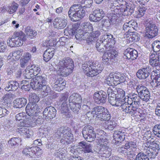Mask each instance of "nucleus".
Instances as JSON below:
<instances>
[{
  "label": "nucleus",
  "instance_id": "72a5a7b5",
  "mask_svg": "<svg viewBox=\"0 0 160 160\" xmlns=\"http://www.w3.org/2000/svg\"><path fill=\"white\" fill-rule=\"evenodd\" d=\"M12 94L11 93L7 94L4 95L1 99V104L3 105H6L10 103L12 98Z\"/></svg>",
  "mask_w": 160,
  "mask_h": 160
},
{
  "label": "nucleus",
  "instance_id": "7ed1b4c3",
  "mask_svg": "<svg viewBox=\"0 0 160 160\" xmlns=\"http://www.w3.org/2000/svg\"><path fill=\"white\" fill-rule=\"evenodd\" d=\"M82 68L87 76L92 77L101 73L103 67L98 62L90 60L82 64Z\"/></svg>",
  "mask_w": 160,
  "mask_h": 160
},
{
  "label": "nucleus",
  "instance_id": "e2e57ef3",
  "mask_svg": "<svg viewBox=\"0 0 160 160\" xmlns=\"http://www.w3.org/2000/svg\"><path fill=\"white\" fill-rule=\"evenodd\" d=\"M93 1L92 0H85L84 1V3L85 5L82 8H84L86 9L89 8L90 10H92L93 8H92Z\"/></svg>",
  "mask_w": 160,
  "mask_h": 160
},
{
  "label": "nucleus",
  "instance_id": "a878e982",
  "mask_svg": "<svg viewBox=\"0 0 160 160\" xmlns=\"http://www.w3.org/2000/svg\"><path fill=\"white\" fill-rule=\"evenodd\" d=\"M106 109L102 106H97L92 109L91 113L98 119Z\"/></svg>",
  "mask_w": 160,
  "mask_h": 160
},
{
  "label": "nucleus",
  "instance_id": "c85d7f7f",
  "mask_svg": "<svg viewBox=\"0 0 160 160\" xmlns=\"http://www.w3.org/2000/svg\"><path fill=\"white\" fill-rule=\"evenodd\" d=\"M27 102V99L24 98H17L13 102V107L16 108H21L24 106Z\"/></svg>",
  "mask_w": 160,
  "mask_h": 160
},
{
  "label": "nucleus",
  "instance_id": "052dcab7",
  "mask_svg": "<svg viewBox=\"0 0 160 160\" xmlns=\"http://www.w3.org/2000/svg\"><path fill=\"white\" fill-rule=\"evenodd\" d=\"M31 70H32V72H33V74L34 76H36L35 77L38 76V74L41 71V68L39 66L36 65L35 64L32 65L31 67ZM39 75H38L39 76Z\"/></svg>",
  "mask_w": 160,
  "mask_h": 160
},
{
  "label": "nucleus",
  "instance_id": "4d7b16f0",
  "mask_svg": "<svg viewBox=\"0 0 160 160\" xmlns=\"http://www.w3.org/2000/svg\"><path fill=\"white\" fill-rule=\"evenodd\" d=\"M122 32L123 31V32H126V35H129L130 34V32H132V28L130 27L128 22H126L123 25L122 27Z\"/></svg>",
  "mask_w": 160,
  "mask_h": 160
},
{
  "label": "nucleus",
  "instance_id": "8fccbe9b",
  "mask_svg": "<svg viewBox=\"0 0 160 160\" xmlns=\"http://www.w3.org/2000/svg\"><path fill=\"white\" fill-rule=\"evenodd\" d=\"M130 35L129 40L132 42H136L140 39V35L137 32L132 31V32H130Z\"/></svg>",
  "mask_w": 160,
  "mask_h": 160
},
{
  "label": "nucleus",
  "instance_id": "f3484780",
  "mask_svg": "<svg viewBox=\"0 0 160 160\" xmlns=\"http://www.w3.org/2000/svg\"><path fill=\"white\" fill-rule=\"evenodd\" d=\"M151 71V68L147 66L139 69L136 73V75L140 79H147L150 74Z\"/></svg>",
  "mask_w": 160,
  "mask_h": 160
},
{
  "label": "nucleus",
  "instance_id": "5701e85b",
  "mask_svg": "<svg viewBox=\"0 0 160 160\" xmlns=\"http://www.w3.org/2000/svg\"><path fill=\"white\" fill-rule=\"evenodd\" d=\"M124 54L127 58L134 60L138 56V52L135 50L131 48H128L124 52Z\"/></svg>",
  "mask_w": 160,
  "mask_h": 160
},
{
  "label": "nucleus",
  "instance_id": "37998d69",
  "mask_svg": "<svg viewBox=\"0 0 160 160\" xmlns=\"http://www.w3.org/2000/svg\"><path fill=\"white\" fill-rule=\"evenodd\" d=\"M68 93H61L58 101L59 105L68 103Z\"/></svg>",
  "mask_w": 160,
  "mask_h": 160
},
{
  "label": "nucleus",
  "instance_id": "b1692460",
  "mask_svg": "<svg viewBox=\"0 0 160 160\" xmlns=\"http://www.w3.org/2000/svg\"><path fill=\"white\" fill-rule=\"evenodd\" d=\"M20 87L21 85H19L17 82L15 81H10L7 82L4 89L6 91H8L11 90L14 91Z\"/></svg>",
  "mask_w": 160,
  "mask_h": 160
},
{
  "label": "nucleus",
  "instance_id": "0e129e2a",
  "mask_svg": "<svg viewBox=\"0 0 160 160\" xmlns=\"http://www.w3.org/2000/svg\"><path fill=\"white\" fill-rule=\"evenodd\" d=\"M116 92L117 89L114 88L113 87L112 89L111 88H108L107 90V93L108 97L116 96Z\"/></svg>",
  "mask_w": 160,
  "mask_h": 160
},
{
  "label": "nucleus",
  "instance_id": "423d86ee",
  "mask_svg": "<svg viewBox=\"0 0 160 160\" xmlns=\"http://www.w3.org/2000/svg\"><path fill=\"white\" fill-rule=\"evenodd\" d=\"M58 66V73L61 75L66 77L72 72L74 65L72 59L68 58L60 61Z\"/></svg>",
  "mask_w": 160,
  "mask_h": 160
},
{
  "label": "nucleus",
  "instance_id": "bb28decb",
  "mask_svg": "<svg viewBox=\"0 0 160 160\" xmlns=\"http://www.w3.org/2000/svg\"><path fill=\"white\" fill-rule=\"evenodd\" d=\"M54 52V48H50L47 49L43 54L44 60L46 62H48L52 58Z\"/></svg>",
  "mask_w": 160,
  "mask_h": 160
},
{
  "label": "nucleus",
  "instance_id": "de8ad7c7",
  "mask_svg": "<svg viewBox=\"0 0 160 160\" xmlns=\"http://www.w3.org/2000/svg\"><path fill=\"white\" fill-rule=\"evenodd\" d=\"M29 103H36V102L39 100V98L35 93H31L29 94Z\"/></svg>",
  "mask_w": 160,
  "mask_h": 160
},
{
  "label": "nucleus",
  "instance_id": "a19ab883",
  "mask_svg": "<svg viewBox=\"0 0 160 160\" xmlns=\"http://www.w3.org/2000/svg\"><path fill=\"white\" fill-rule=\"evenodd\" d=\"M18 7V5L17 3H13L6 8V10L9 14H12L15 12Z\"/></svg>",
  "mask_w": 160,
  "mask_h": 160
},
{
  "label": "nucleus",
  "instance_id": "bf43d9fd",
  "mask_svg": "<svg viewBox=\"0 0 160 160\" xmlns=\"http://www.w3.org/2000/svg\"><path fill=\"white\" fill-rule=\"evenodd\" d=\"M152 132L155 136L160 138V124L154 126L152 128Z\"/></svg>",
  "mask_w": 160,
  "mask_h": 160
},
{
  "label": "nucleus",
  "instance_id": "f704fd0d",
  "mask_svg": "<svg viewBox=\"0 0 160 160\" xmlns=\"http://www.w3.org/2000/svg\"><path fill=\"white\" fill-rule=\"evenodd\" d=\"M35 77L32 79L30 84H29L28 81H27V80H22L20 85H21V87L22 89H24L26 91H29L31 87L33 89V88H32V87L31 84L32 82L35 81Z\"/></svg>",
  "mask_w": 160,
  "mask_h": 160
},
{
  "label": "nucleus",
  "instance_id": "e433bc0d",
  "mask_svg": "<svg viewBox=\"0 0 160 160\" xmlns=\"http://www.w3.org/2000/svg\"><path fill=\"white\" fill-rule=\"evenodd\" d=\"M82 27L84 31L85 32L84 35L86 36L88 34L91 33L92 30V24L89 22H86L82 24Z\"/></svg>",
  "mask_w": 160,
  "mask_h": 160
},
{
  "label": "nucleus",
  "instance_id": "473e14b6",
  "mask_svg": "<svg viewBox=\"0 0 160 160\" xmlns=\"http://www.w3.org/2000/svg\"><path fill=\"white\" fill-rule=\"evenodd\" d=\"M22 50L20 49L11 52L8 57V58L10 59L12 58L14 61L18 60L22 54Z\"/></svg>",
  "mask_w": 160,
  "mask_h": 160
},
{
  "label": "nucleus",
  "instance_id": "6e6552de",
  "mask_svg": "<svg viewBox=\"0 0 160 160\" xmlns=\"http://www.w3.org/2000/svg\"><path fill=\"white\" fill-rule=\"evenodd\" d=\"M57 134L60 138V142L62 144H68L72 142L73 136L70 128L67 127H61L58 129Z\"/></svg>",
  "mask_w": 160,
  "mask_h": 160
},
{
  "label": "nucleus",
  "instance_id": "39448f33",
  "mask_svg": "<svg viewBox=\"0 0 160 160\" xmlns=\"http://www.w3.org/2000/svg\"><path fill=\"white\" fill-rule=\"evenodd\" d=\"M86 11L87 10L80 4H73L69 9L68 15L72 21L76 22L84 17Z\"/></svg>",
  "mask_w": 160,
  "mask_h": 160
},
{
  "label": "nucleus",
  "instance_id": "dca6fc26",
  "mask_svg": "<svg viewBox=\"0 0 160 160\" xmlns=\"http://www.w3.org/2000/svg\"><path fill=\"white\" fill-rule=\"evenodd\" d=\"M107 94L103 91H100L94 93L93 98L96 103L97 104H103L105 103L107 100Z\"/></svg>",
  "mask_w": 160,
  "mask_h": 160
},
{
  "label": "nucleus",
  "instance_id": "4468645a",
  "mask_svg": "<svg viewBox=\"0 0 160 160\" xmlns=\"http://www.w3.org/2000/svg\"><path fill=\"white\" fill-rule=\"evenodd\" d=\"M108 140L107 139L106 137L101 135L100 137H97L96 139V142L97 144L99 145L100 147L97 150V152H101L103 153L102 151L109 149H111L109 148Z\"/></svg>",
  "mask_w": 160,
  "mask_h": 160
},
{
  "label": "nucleus",
  "instance_id": "0eeeda50",
  "mask_svg": "<svg viewBox=\"0 0 160 160\" xmlns=\"http://www.w3.org/2000/svg\"><path fill=\"white\" fill-rule=\"evenodd\" d=\"M138 148L136 142L131 141L127 142L124 145L118 148V151L129 158H133L138 153Z\"/></svg>",
  "mask_w": 160,
  "mask_h": 160
},
{
  "label": "nucleus",
  "instance_id": "774afa93",
  "mask_svg": "<svg viewBox=\"0 0 160 160\" xmlns=\"http://www.w3.org/2000/svg\"><path fill=\"white\" fill-rule=\"evenodd\" d=\"M67 40L68 39L65 37H61L57 42V44L60 46H63L65 45Z\"/></svg>",
  "mask_w": 160,
  "mask_h": 160
},
{
  "label": "nucleus",
  "instance_id": "4be33fe9",
  "mask_svg": "<svg viewBox=\"0 0 160 160\" xmlns=\"http://www.w3.org/2000/svg\"><path fill=\"white\" fill-rule=\"evenodd\" d=\"M16 120L19 121L22 120L20 122V125L21 126H28V121H29V119L27 117L26 113L24 112H22L17 114L15 117Z\"/></svg>",
  "mask_w": 160,
  "mask_h": 160
},
{
  "label": "nucleus",
  "instance_id": "9b49d317",
  "mask_svg": "<svg viewBox=\"0 0 160 160\" xmlns=\"http://www.w3.org/2000/svg\"><path fill=\"white\" fill-rule=\"evenodd\" d=\"M83 136L88 142H91L94 141L96 138V133L93 128L87 125L85 126L82 131Z\"/></svg>",
  "mask_w": 160,
  "mask_h": 160
},
{
  "label": "nucleus",
  "instance_id": "f8f14e48",
  "mask_svg": "<svg viewBox=\"0 0 160 160\" xmlns=\"http://www.w3.org/2000/svg\"><path fill=\"white\" fill-rule=\"evenodd\" d=\"M146 35L149 38H152L157 36L158 33L157 26L152 22H148L146 24Z\"/></svg>",
  "mask_w": 160,
  "mask_h": 160
},
{
  "label": "nucleus",
  "instance_id": "a18cd8bd",
  "mask_svg": "<svg viewBox=\"0 0 160 160\" xmlns=\"http://www.w3.org/2000/svg\"><path fill=\"white\" fill-rule=\"evenodd\" d=\"M155 54H152L150 57L149 62L152 66H157L160 64Z\"/></svg>",
  "mask_w": 160,
  "mask_h": 160
},
{
  "label": "nucleus",
  "instance_id": "09e8293b",
  "mask_svg": "<svg viewBox=\"0 0 160 160\" xmlns=\"http://www.w3.org/2000/svg\"><path fill=\"white\" fill-rule=\"evenodd\" d=\"M108 21L111 24H116L117 23L118 17L115 13H113L109 14L108 15Z\"/></svg>",
  "mask_w": 160,
  "mask_h": 160
},
{
  "label": "nucleus",
  "instance_id": "ea45409f",
  "mask_svg": "<svg viewBox=\"0 0 160 160\" xmlns=\"http://www.w3.org/2000/svg\"><path fill=\"white\" fill-rule=\"evenodd\" d=\"M69 106L70 108L74 112L77 113L80 109L81 103H78V102H75V103H69Z\"/></svg>",
  "mask_w": 160,
  "mask_h": 160
},
{
  "label": "nucleus",
  "instance_id": "9d476101",
  "mask_svg": "<svg viewBox=\"0 0 160 160\" xmlns=\"http://www.w3.org/2000/svg\"><path fill=\"white\" fill-rule=\"evenodd\" d=\"M136 89L138 95L136 94L139 97V102L140 104L141 99L143 101L148 102L150 98V94L148 89L145 86L142 84L139 85L137 86Z\"/></svg>",
  "mask_w": 160,
  "mask_h": 160
},
{
  "label": "nucleus",
  "instance_id": "6ab92c4d",
  "mask_svg": "<svg viewBox=\"0 0 160 160\" xmlns=\"http://www.w3.org/2000/svg\"><path fill=\"white\" fill-rule=\"evenodd\" d=\"M40 148L38 147H32L31 148H24L22 151L23 154H25L27 157L31 158L32 157L34 154L37 155L38 152H39Z\"/></svg>",
  "mask_w": 160,
  "mask_h": 160
},
{
  "label": "nucleus",
  "instance_id": "680f3d73",
  "mask_svg": "<svg viewBox=\"0 0 160 160\" xmlns=\"http://www.w3.org/2000/svg\"><path fill=\"white\" fill-rule=\"evenodd\" d=\"M60 108L62 113H68L70 108L69 105H68V103L61 104L60 107Z\"/></svg>",
  "mask_w": 160,
  "mask_h": 160
},
{
  "label": "nucleus",
  "instance_id": "13d9d810",
  "mask_svg": "<svg viewBox=\"0 0 160 160\" xmlns=\"http://www.w3.org/2000/svg\"><path fill=\"white\" fill-rule=\"evenodd\" d=\"M135 160H149L148 156L142 152L138 153L136 156Z\"/></svg>",
  "mask_w": 160,
  "mask_h": 160
},
{
  "label": "nucleus",
  "instance_id": "6e6d98bb",
  "mask_svg": "<svg viewBox=\"0 0 160 160\" xmlns=\"http://www.w3.org/2000/svg\"><path fill=\"white\" fill-rule=\"evenodd\" d=\"M111 149H109L108 150H103L102 151L103 153L100 152H98L100 156L102 157V159H104L106 158L109 157L111 155Z\"/></svg>",
  "mask_w": 160,
  "mask_h": 160
},
{
  "label": "nucleus",
  "instance_id": "f257e3e1",
  "mask_svg": "<svg viewBox=\"0 0 160 160\" xmlns=\"http://www.w3.org/2000/svg\"><path fill=\"white\" fill-rule=\"evenodd\" d=\"M115 38L110 33L103 34L98 39L104 46L106 52L102 57V62L104 64L109 63V60L112 62L117 60V52L113 49V45L115 43Z\"/></svg>",
  "mask_w": 160,
  "mask_h": 160
},
{
  "label": "nucleus",
  "instance_id": "ddd939ff",
  "mask_svg": "<svg viewBox=\"0 0 160 160\" xmlns=\"http://www.w3.org/2000/svg\"><path fill=\"white\" fill-rule=\"evenodd\" d=\"M38 107L37 103H28L26 107L27 117L29 119L35 118L38 113Z\"/></svg>",
  "mask_w": 160,
  "mask_h": 160
},
{
  "label": "nucleus",
  "instance_id": "412c9836",
  "mask_svg": "<svg viewBox=\"0 0 160 160\" xmlns=\"http://www.w3.org/2000/svg\"><path fill=\"white\" fill-rule=\"evenodd\" d=\"M54 23H53L55 28L58 29H63L66 27L68 20L66 19L61 18H56L54 20Z\"/></svg>",
  "mask_w": 160,
  "mask_h": 160
},
{
  "label": "nucleus",
  "instance_id": "2f4dec72",
  "mask_svg": "<svg viewBox=\"0 0 160 160\" xmlns=\"http://www.w3.org/2000/svg\"><path fill=\"white\" fill-rule=\"evenodd\" d=\"M37 117L35 118L29 119V121H28V125L30 126L31 127H34L37 124H42L44 121V119L42 116H39V117L37 118Z\"/></svg>",
  "mask_w": 160,
  "mask_h": 160
},
{
  "label": "nucleus",
  "instance_id": "aec40b11",
  "mask_svg": "<svg viewBox=\"0 0 160 160\" xmlns=\"http://www.w3.org/2000/svg\"><path fill=\"white\" fill-rule=\"evenodd\" d=\"M113 137L116 141L115 143H118L121 142L125 138V130L122 128L118 130H115L113 134Z\"/></svg>",
  "mask_w": 160,
  "mask_h": 160
},
{
  "label": "nucleus",
  "instance_id": "4c0bfd02",
  "mask_svg": "<svg viewBox=\"0 0 160 160\" xmlns=\"http://www.w3.org/2000/svg\"><path fill=\"white\" fill-rule=\"evenodd\" d=\"M149 144V150H152V151H156L158 152L160 149L159 144L160 142L158 141H150L148 142Z\"/></svg>",
  "mask_w": 160,
  "mask_h": 160
},
{
  "label": "nucleus",
  "instance_id": "c9c22d12",
  "mask_svg": "<svg viewBox=\"0 0 160 160\" xmlns=\"http://www.w3.org/2000/svg\"><path fill=\"white\" fill-rule=\"evenodd\" d=\"M117 1H115L113 4V6L114 7V8H115L116 9H118L119 11V12H124L126 11H129L130 9L129 8L122 4H119L118 2V4H117Z\"/></svg>",
  "mask_w": 160,
  "mask_h": 160
},
{
  "label": "nucleus",
  "instance_id": "79ce46f5",
  "mask_svg": "<svg viewBox=\"0 0 160 160\" xmlns=\"http://www.w3.org/2000/svg\"><path fill=\"white\" fill-rule=\"evenodd\" d=\"M25 32L26 35L30 38V39L32 38L37 34V31L35 30H33L29 26L27 27L26 28Z\"/></svg>",
  "mask_w": 160,
  "mask_h": 160
},
{
  "label": "nucleus",
  "instance_id": "69168bd1",
  "mask_svg": "<svg viewBox=\"0 0 160 160\" xmlns=\"http://www.w3.org/2000/svg\"><path fill=\"white\" fill-rule=\"evenodd\" d=\"M116 96L118 98L124 99L125 96V92L121 88H118L117 89Z\"/></svg>",
  "mask_w": 160,
  "mask_h": 160
},
{
  "label": "nucleus",
  "instance_id": "338daca9",
  "mask_svg": "<svg viewBox=\"0 0 160 160\" xmlns=\"http://www.w3.org/2000/svg\"><path fill=\"white\" fill-rule=\"evenodd\" d=\"M113 74H110L106 79V82L109 86H114Z\"/></svg>",
  "mask_w": 160,
  "mask_h": 160
},
{
  "label": "nucleus",
  "instance_id": "58836bf2",
  "mask_svg": "<svg viewBox=\"0 0 160 160\" xmlns=\"http://www.w3.org/2000/svg\"><path fill=\"white\" fill-rule=\"evenodd\" d=\"M100 116L101 117H99L98 119L101 121H107L108 122L109 121V120L111 118L110 112L107 109H106Z\"/></svg>",
  "mask_w": 160,
  "mask_h": 160
},
{
  "label": "nucleus",
  "instance_id": "7c9ffc66",
  "mask_svg": "<svg viewBox=\"0 0 160 160\" xmlns=\"http://www.w3.org/2000/svg\"><path fill=\"white\" fill-rule=\"evenodd\" d=\"M66 151L64 148H59L56 150L54 155L61 159L66 160L68 157L67 156Z\"/></svg>",
  "mask_w": 160,
  "mask_h": 160
},
{
  "label": "nucleus",
  "instance_id": "f03ea898",
  "mask_svg": "<svg viewBox=\"0 0 160 160\" xmlns=\"http://www.w3.org/2000/svg\"><path fill=\"white\" fill-rule=\"evenodd\" d=\"M139 97L134 93H131L128 96V98L124 99L117 98L115 106H120L122 111L126 113L129 114L131 116L138 111L139 108Z\"/></svg>",
  "mask_w": 160,
  "mask_h": 160
},
{
  "label": "nucleus",
  "instance_id": "2eb2a0df",
  "mask_svg": "<svg viewBox=\"0 0 160 160\" xmlns=\"http://www.w3.org/2000/svg\"><path fill=\"white\" fill-rule=\"evenodd\" d=\"M57 111L55 108L52 106L47 107L43 112V116L47 121H51L55 117Z\"/></svg>",
  "mask_w": 160,
  "mask_h": 160
},
{
  "label": "nucleus",
  "instance_id": "864d4df0",
  "mask_svg": "<svg viewBox=\"0 0 160 160\" xmlns=\"http://www.w3.org/2000/svg\"><path fill=\"white\" fill-rule=\"evenodd\" d=\"M153 51L155 52L160 51V41L155 40L152 44Z\"/></svg>",
  "mask_w": 160,
  "mask_h": 160
},
{
  "label": "nucleus",
  "instance_id": "393cba45",
  "mask_svg": "<svg viewBox=\"0 0 160 160\" xmlns=\"http://www.w3.org/2000/svg\"><path fill=\"white\" fill-rule=\"evenodd\" d=\"M31 127L29 125L21 126L18 128V132L21 135H25V136L29 138L32 135V132L30 130L28 127Z\"/></svg>",
  "mask_w": 160,
  "mask_h": 160
},
{
  "label": "nucleus",
  "instance_id": "3c124183",
  "mask_svg": "<svg viewBox=\"0 0 160 160\" xmlns=\"http://www.w3.org/2000/svg\"><path fill=\"white\" fill-rule=\"evenodd\" d=\"M103 126L105 128H108V129L112 130L116 126V124L115 122H112L109 121L108 122H105Z\"/></svg>",
  "mask_w": 160,
  "mask_h": 160
},
{
  "label": "nucleus",
  "instance_id": "5fc2aeb1",
  "mask_svg": "<svg viewBox=\"0 0 160 160\" xmlns=\"http://www.w3.org/2000/svg\"><path fill=\"white\" fill-rule=\"evenodd\" d=\"M32 71L30 69H29L27 68L23 72V75L25 78L28 79H30L33 77L34 75Z\"/></svg>",
  "mask_w": 160,
  "mask_h": 160
},
{
  "label": "nucleus",
  "instance_id": "49530a36",
  "mask_svg": "<svg viewBox=\"0 0 160 160\" xmlns=\"http://www.w3.org/2000/svg\"><path fill=\"white\" fill-rule=\"evenodd\" d=\"M153 80L151 81L149 80L148 82L150 83L151 85L154 87H157L160 85V73L159 74V76L157 77H155L153 78Z\"/></svg>",
  "mask_w": 160,
  "mask_h": 160
},
{
  "label": "nucleus",
  "instance_id": "c756f323",
  "mask_svg": "<svg viewBox=\"0 0 160 160\" xmlns=\"http://www.w3.org/2000/svg\"><path fill=\"white\" fill-rule=\"evenodd\" d=\"M68 101L69 103L78 102V103H81L82 99L81 96L78 93H74L70 96Z\"/></svg>",
  "mask_w": 160,
  "mask_h": 160
},
{
  "label": "nucleus",
  "instance_id": "c03bdc74",
  "mask_svg": "<svg viewBox=\"0 0 160 160\" xmlns=\"http://www.w3.org/2000/svg\"><path fill=\"white\" fill-rule=\"evenodd\" d=\"M20 141L19 138H12L8 141V145L10 147L15 148L18 145V144Z\"/></svg>",
  "mask_w": 160,
  "mask_h": 160
},
{
  "label": "nucleus",
  "instance_id": "603ef678",
  "mask_svg": "<svg viewBox=\"0 0 160 160\" xmlns=\"http://www.w3.org/2000/svg\"><path fill=\"white\" fill-rule=\"evenodd\" d=\"M96 48L97 50L99 52L104 53L106 52L104 46L98 39L96 41Z\"/></svg>",
  "mask_w": 160,
  "mask_h": 160
},
{
  "label": "nucleus",
  "instance_id": "20e7f679",
  "mask_svg": "<svg viewBox=\"0 0 160 160\" xmlns=\"http://www.w3.org/2000/svg\"><path fill=\"white\" fill-rule=\"evenodd\" d=\"M35 81L31 84L33 90H41V93L44 97L51 94V89L50 87L46 85V78L45 75L35 77Z\"/></svg>",
  "mask_w": 160,
  "mask_h": 160
},
{
  "label": "nucleus",
  "instance_id": "1a4fd4ad",
  "mask_svg": "<svg viewBox=\"0 0 160 160\" xmlns=\"http://www.w3.org/2000/svg\"><path fill=\"white\" fill-rule=\"evenodd\" d=\"M26 40L25 34L22 31H19L15 32L11 38L8 40L7 43L11 47H18L22 46Z\"/></svg>",
  "mask_w": 160,
  "mask_h": 160
},
{
  "label": "nucleus",
  "instance_id": "cd10ccee",
  "mask_svg": "<svg viewBox=\"0 0 160 160\" xmlns=\"http://www.w3.org/2000/svg\"><path fill=\"white\" fill-rule=\"evenodd\" d=\"M78 146H80L82 151L83 150L84 153H89L92 152V145L82 141L79 143Z\"/></svg>",
  "mask_w": 160,
  "mask_h": 160
},
{
  "label": "nucleus",
  "instance_id": "a211bd4d",
  "mask_svg": "<svg viewBox=\"0 0 160 160\" xmlns=\"http://www.w3.org/2000/svg\"><path fill=\"white\" fill-rule=\"evenodd\" d=\"M105 15V13L102 9H97L93 12L89 17L90 21L96 22L102 18Z\"/></svg>",
  "mask_w": 160,
  "mask_h": 160
}]
</instances>
